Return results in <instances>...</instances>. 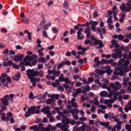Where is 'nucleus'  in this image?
Returning <instances> with one entry per match:
<instances>
[{
    "label": "nucleus",
    "instance_id": "f257e3e1",
    "mask_svg": "<svg viewBox=\"0 0 131 131\" xmlns=\"http://www.w3.org/2000/svg\"><path fill=\"white\" fill-rule=\"evenodd\" d=\"M62 122L63 123L61 127V129L62 131H68L69 128L68 124L70 123V119L67 118V117L63 115H62Z\"/></svg>",
    "mask_w": 131,
    "mask_h": 131
},
{
    "label": "nucleus",
    "instance_id": "f03ea898",
    "mask_svg": "<svg viewBox=\"0 0 131 131\" xmlns=\"http://www.w3.org/2000/svg\"><path fill=\"white\" fill-rule=\"evenodd\" d=\"M36 108L35 106H31L30 108H29L27 111L26 112L25 116L27 117L29 116L31 114H34L35 113V110Z\"/></svg>",
    "mask_w": 131,
    "mask_h": 131
},
{
    "label": "nucleus",
    "instance_id": "7ed1b4c3",
    "mask_svg": "<svg viewBox=\"0 0 131 131\" xmlns=\"http://www.w3.org/2000/svg\"><path fill=\"white\" fill-rule=\"evenodd\" d=\"M117 51L112 54V56L113 58L117 59L118 58H121L122 56V52L121 49H117Z\"/></svg>",
    "mask_w": 131,
    "mask_h": 131
},
{
    "label": "nucleus",
    "instance_id": "20e7f679",
    "mask_svg": "<svg viewBox=\"0 0 131 131\" xmlns=\"http://www.w3.org/2000/svg\"><path fill=\"white\" fill-rule=\"evenodd\" d=\"M126 5L124 3H122V5H121L119 8L124 13H125L128 12H129L131 10L130 6H126Z\"/></svg>",
    "mask_w": 131,
    "mask_h": 131
},
{
    "label": "nucleus",
    "instance_id": "39448f33",
    "mask_svg": "<svg viewBox=\"0 0 131 131\" xmlns=\"http://www.w3.org/2000/svg\"><path fill=\"white\" fill-rule=\"evenodd\" d=\"M91 38L92 40H94V42H96V43H99V45L96 47L95 48L96 49L100 48L103 47L104 45L103 44L102 41L100 40H97L96 39L94 36L93 35L91 36Z\"/></svg>",
    "mask_w": 131,
    "mask_h": 131
},
{
    "label": "nucleus",
    "instance_id": "423d86ee",
    "mask_svg": "<svg viewBox=\"0 0 131 131\" xmlns=\"http://www.w3.org/2000/svg\"><path fill=\"white\" fill-rule=\"evenodd\" d=\"M34 69H32L31 70L30 69H28L26 71V74L28 78L34 77H35L34 75Z\"/></svg>",
    "mask_w": 131,
    "mask_h": 131
},
{
    "label": "nucleus",
    "instance_id": "0eeeda50",
    "mask_svg": "<svg viewBox=\"0 0 131 131\" xmlns=\"http://www.w3.org/2000/svg\"><path fill=\"white\" fill-rule=\"evenodd\" d=\"M9 96L8 95H5L4 96L3 98L1 100V101L3 104L7 106L8 104V101L9 100Z\"/></svg>",
    "mask_w": 131,
    "mask_h": 131
},
{
    "label": "nucleus",
    "instance_id": "6e6552de",
    "mask_svg": "<svg viewBox=\"0 0 131 131\" xmlns=\"http://www.w3.org/2000/svg\"><path fill=\"white\" fill-rule=\"evenodd\" d=\"M98 122L100 123L101 125L104 126L105 128L107 127V130H111L112 129V128L111 127L108 126L110 124V123L109 122L105 123V122H101L99 121Z\"/></svg>",
    "mask_w": 131,
    "mask_h": 131
},
{
    "label": "nucleus",
    "instance_id": "1a4fd4ad",
    "mask_svg": "<svg viewBox=\"0 0 131 131\" xmlns=\"http://www.w3.org/2000/svg\"><path fill=\"white\" fill-rule=\"evenodd\" d=\"M24 56V55L23 54L19 55L18 56L17 55L15 56L14 60L15 61L17 62L18 61H21Z\"/></svg>",
    "mask_w": 131,
    "mask_h": 131
},
{
    "label": "nucleus",
    "instance_id": "9d476101",
    "mask_svg": "<svg viewBox=\"0 0 131 131\" xmlns=\"http://www.w3.org/2000/svg\"><path fill=\"white\" fill-rule=\"evenodd\" d=\"M50 107L49 106H47L42 108L40 110V111L43 112L45 114H46V113H47L48 112L50 111Z\"/></svg>",
    "mask_w": 131,
    "mask_h": 131
},
{
    "label": "nucleus",
    "instance_id": "9b49d317",
    "mask_svg": "<svg viewBox=\"0 0 131 131\" xmlns=\"http://www.w3.org/2000/svg\"><path fill=\"white\" fill-rule=\"evenodd\" d=\"M104 68L106 69V73L108 75H110L113 72V71L111 69V67L108 66L104 67Z\"/></svg>",
    "mask_w": 131,
    "mask_h": 131
},
{
    "label": "nucleus",
    "instance_id": "f8f14e48",
    "mask_svg": "<svg viewBox=\"0 0 131 131\" xmlns=\"http://www.w3.org/2000/svg\"><path fill=\"white\" fill-rule=\"evenodd\" d=\"M122 70L125 72L129 71V69L128 68V65L124 63L123 64L121 65Z\"/></svg>",
    "mask_w": 131,
    "mask_h": 131
},
{
    "label": "nucleus",
    "instance_id": "ddd939ff",
    "mask_svg": "<svg viewBox=\"0 0 131 131\" xmlns=\"http://www.w3.org/2000/svg\"><path fill=\"white\" fill-rule=\"evenodd\" d=\"M77 39L78 40H82L84 38V35L82 34L80 31H78L77 32Z\"/></svg>",
    "mask_w": 131,
    "mask_h": 131
},
{
    "label": "nucleus",
    "instance_id": "4468645a",
    "mask_svg": "<svg viewBox=\"0 0 131 131\" xmlns=\"http://www.w3.org/2000/svg\"><path fill=\"white\" fill-rule=\"evenodd\" d=\"M95 71L96 73H99V75H103L105 72V70H100L99 69H96Z\"/></svg>",
    "mask_w": 131,
    "mask_h": 131
},
{
    "label": "nucleus",
    "instance_id": "2eb2a0df",
    "mask_svg": "<svg viewBox=\"0 0 131 131\" xmlns=\"http://www.w3.org/2000/svg\"><path fill=\"white\" fill-rule=\"evenodd\" d=\"M33 60L32 57L31 56H26L24 58L23 60L24 61H28L29 62H31Z\"/></svg>",
    "mask_w": 131,
    "mask_h": 131
},
{
    "label": "nucleus",
    "instance_id": "dca6fc26",
    "mask_svg": "<svg viewBox=\"0 0 131 131\" xmlns=\"http://www.w3.org/2000/svg\"><path fill=\"white\" fill-rule=\"evenodd\" d=\"M29 129L33 130L34 131H39V128L37 125L30 126L29 127Z\"/></svg>",
    "mask_w": 131,
    "mask_h": 131
},
{
    "label": "nucleus",
    "instance_id": "f3484780",
    "mask_svg": "<svg viewBox=\"0 0 131 131\" xmlns=\"http://www.w3.org/2000/svg\"><path fill=\"white\" fill-rule=\"evenodd\" d=\"M87 94H85L83 95V96H81V99L82 102H84L85 100H87L89 99L90 98V97L88 96H86Z\"/></svg>",
    "mask_w": 131,
    "mask_h": 131
},
{
    "label": "nucleus",
    "instance_id": "a211bd4d",
    "mask_svg": "<svg viewBox=\"0 0 131 131\" xmlns=\"http://www.w3.org/2000/svg\"><path fill=\"white\" fill-rule=\"evenodd\" d=\"M63 7L66 9H69V4L68 1H65L63 3Z\"/></svg>",
    "mask_w": 131,
    "mask_h": 131
},
{
    "label": "nucleus",
    "instance_id": "6ab92c4d",
    "mask_svg": "<svg viewBox=\"0 0 131 131\" xmlns=\"http://www.w3.org/2000/svg\"><path fill=\"white\" fill-rule=\"evenodd\" d=\"M55 101L54 98L51 97V98L47 100L46 103L47 104H50L52 102H54Z\"/></svg>",
    "mask_w": 131,
    "mask_h": 131
},
{
    "label": "nucleus",
    "instance_id": "aec40b11",
    "mask_svg": "<svg viewBox=\"0 0 131 131\" xmlns=\"http://www.w3.org/2000/svg\"><path fill=\"white\" fill-rule=\"evenodd\" d=\"M24 33L25 34L27 33L28 35V38L29 40H30L31 38V35L32 33L31 32H29L28 30H26L24 31Z\"/></svg>",
    "mask_w": 131,
    "mask_h": 131
},
{
    "label": "nucleus",
    "instance_id": "412c9836",
    "mask_svg": "<svg viewBox=\"0 0 131 131\" xmlns=\"http://www.w3.org/2000/svg\"><path fill=\"white\" fill-rule=\"evenodd\" d=\"M118 72V75L120 76H123V77H125L126 75V73L124 74L123 71L122 70H120Z\"/></svg>",
    "mask_w": 131,
    "mask_h": 131
},
{
    "label": "nucleus",
    "instance_id": "4be33fe9",
    "mask_svg": "<svg viewBox=\"0 0 131 131\" xmlns=\"http://www.w3.org/2000/svg\"><path fill=\"white\" fill-rule=\"evenodd\" d=\"M51 25V23L50 22L48 23L46 25H45L43 29L45 30H46L49 28L48 27Z\"/></svg>",
    "mask_w": 131,
    "mask_h": 131
},
{
    "label": "nucleus",
    "instance_id": "5701e85b",
    "mask_svg": "<svg viewBox=\"0 0 131 131\" xmlns=\"http://www.w3.org/2000/svg\"><path fill=\"white\" fill-rule=\"evenodd\" d=\"M109 92V94L108 95V97L110 98H112L113 95L114 94V92H112L111 91V89H110V90L109 91H108Z\"/></svg>",
    "mask_w": 131,
    "mask_h": 131
},
{
    "label": "nucleus",
    "instance_id": "b1692460",
    "mask_svg": "<svg viewBox=\"0 0 131 131\" xmlns=\"http://www.w3.org/2000/svg\"><path fill=\"white\" fill-rule=\"evenodd\" d=\"M39 62L44 63L47 61V60L44 58L42 57L39 60Z\"/></svg>",
    "mask_w": 131,
    "mask_h": 131
},
{
    "label": "nucleus",
    "instance_id": "393cba45",
    "mask_svg": "<svg viewBox=\"0 0 131 131\" xmlns=\"http://www.w3.org/2000/svg\"><path fill=\"white\" fill-rule=\"evenodd\" d=\"M102 88L103 89L106 88L107 90L108 91H109L110 89H111L110 86H107V85L103 84L102 85Z\"/></svg>",
    "mask_w": 131,
    "mask_h": 131
},
{
    "label": "nucleus",
    "instance_id": "a878e982",
    "mask_svg": "<svg viewBox=\"0 0 131 131\" xmlns=\"http://www.w3.org/2000/svg\"><path fill=\"white\" fill-rule=\"evenodd\" d=\"M125 60L124 58H122L120 59V60L118 61V65L120 66L124 63Z\"/></svg>",
    "mask_w": 131,
    "mask_h": 131
},
{
    "label": "nucleus",
    "instance_id": "bb28decb",
    "mask_svg": "<svg viewBox=\"0 0 131 131\" xmlns=\"http://www.w3.org/2000/svg\"><path fill=\"white\" fill-rule=\"evenodd\" d=\"M49 127L50 128V130L51 131H54L56 129V127L55 126H53L50 124L49 125Z\"/></svg>",
    "mask_w": 131,
    "mask_h": 131
},
{
    "label": "nucleus",
    "instance_id": "cd10ccee",
    "mask_svg": "<svg viewBox=\"0 0 131 131\" xmlns=\"http://www.w3.org/2000/svg\"><path fill=\"white\" fill-rule=\"evenodd\" d=\"M60 95L59 94H56L54 95H51V97H53L56 100H58L59 99Z\"/></svg>",
    "mask_w": 131,
    "mask_h": 131
},
{
    "label": "nucleus",
    "instance_id": "c85d7f7f",
    "mask_svg": "<svg viewBox=\"0 0 131 131\" xmlns=\"http://www.w3.org/2000/svg\"><path fill=\"white\" fill-rule=\"evenodd\" d=\"M123 99L124 100H126L129 99V95H123Z\"/></svg>",
    "mask_w": 131,
    "mask_h": 131
},
{
    "label": "nucleus",
    "instance_id": "c756f323",
    "mask_svg": "<svg viewBox=\"0 0 131 131\" xmlns=\"http://www.w3.org/2000/svg\"><path fill=\"white\" fill-rule=\"evenodd\" d=\"M42 35L45 38H48V36L47 35V32L45 31H43L42 32Z\"/></svg>",
    "mask_w": 131,
    "mask_h": 131
},
{
    "label": "nucleus",
    "instance_id": "7c9ffc66",
    "mask_svg": "<svg viewBox=\"0 0 131 131\" xmlns=\"http://www.w3.org/2000/svg\"><path fill=\"white\" fill-rule=\"evenodd\" d=\"M39 76L40 77H42L44 75V73L43 70H40L39 71Z\"/></svg>",
    "mask_w": 131,
    "mask_h": 131
},
{
    "label": "nucleus",
    "instance_id": "2f4dec72",
    "mask_svg": "<svg viewBox=\"0 0 131 131\" xmlns=\"http://www.w3.org/2000/svg\"><path fill=\"white\" fill-rule=\"evenodd\" d=\"M46 21L45 20H43L40 23V26L41 27V28H42V27L45 24Z\"/></svg>",
    "mask_w": 131,
    "mask_h": 131
},
{
    "label": "nucleus",
    "instance_id": "473e14b6",
    "mask_svg": "<svg viewBox=\"0 0 131 131\" xmlns=\"http://www.w3.org/2000/svg\"><path fill=\"white\" fill-rule=\"evenodd\" d=\"M66 83H71V82L69 80L68 78H66L64 79V81Z\"/></svg>",
    "mask_w": 131,
    "mask_h": 131
},
{
    "label": "nucleus",
    "instance_id": "72a5a7b5",
    "mask_svg": "<svg viewBox=\"0 0 131 131\" xmlns=\"http://www.w3.org/2000/svg\"><path fill=\"white\" fill-rule=\"evenodd\" d=\"M118 38L119 39L123 41L124 39V36L122 35H119L118 36Z\"/></svg>",
    "mask_w": 131,
    "mask_h": 131
},
{
    "label": "nucleus",
    "instance_id": "f704fd0d",
    "mask_svg": "<svg viewBox=\"0 0 131 131\" xmlns=\"http://www.w3.org/2000/svg\"><path fill=\"white\" fill-rule=\"evenodd\" d=\"M12 65L13 67L16 69H19L20 68L19 66L17 65V64L15 63H13Z\"/></svg>",
    "mask_w": 131,
    "mask_h": 131
},
{
    "label": "nucleus",
    "instance_id": "c9c22d12",
    "mask_svg": "<svg viewBox=\"0 0 131 131\" xmlns=\"http://www.w3.org/2000/svg\"><path fill=\"white\" fill-rule=\"evenodd\" d=\"M89 43L90 45L91 46L94 45H96L98 44L99 45V43H96V42H91L90 43Z\"/></svg>",
    "mask_w": 131,
    "mask_h": 131
},
{
    "label": "nucleus",
    "instance_id": "e433bc0d",
    "mask_svg": "<svg viewBox=\"0 0 131 131\" xmlns=\"http://www.w3.org/2000/svg\"><path fill=\"white\" fill-rule=\"evenodd\" d=\"M32 61V62L31 63V64L32 66H34L37 63V60L36 59H34V60H33Z\"/></svg>",
    "mask_w": 131,
    "mask_h": 131
},
{
    "label": "nucleus",
    "instance_id": "4c0bfd02",
    "mask_svg": "<svg viewBox=\"0 0 131 131\" xmlns=\"http://www.w3.org/2000/svg\"><path fill=\"white\" fill-rule=\"evenodd\" d=\"M23 22L25 23H29L28 18L25 17L23 19Z\"/></svg>",
    "mask_w": 131,
    "mask_h": 131
},
{
    "label": "nucleus",
    "instance_id": "58836bf2",
    "mask_svg": "<svg viewBox=\"0 0 131 131\" xmlns=\"http://www.w3.org/2000/svg\"><path fill=\"white\" fill-rule=\"evenodd\" d=\"M20 75L19 74L16 75L14 77V79L18 81L19 80L20 78Z\"/></svg>",
    "mask_w": 131,
    "mask_h": 131
},
{
    "label": "nucleus",
    "instance_id": "ea45409f",
    "mask_svg": "<svg viewBox=\"0 0 131 131\" xmlns=\"http://www.w3.org/2000/svg\"><path fill=\"white\" fill-rule=\"evenodd\" d=\"M76 92L78 94H80L81 93V89L79 88L77 89L76 90Z\"/></svg>",
    "mask_w": 131,
    "mask_h": 131
},
{
    "label": "nucleus",
    "instance_id": "a19ab883",
    "mask_svg": "<svg viewBox=\"0 0 131 131\" xmlns=\"http://www.w3.org/2000/svg\"><path fill=\"white\" fill-rule=\"evenodd\" d=\"M42 122V120L40 118H38L35 121L36 123H40Z\"/></svg>",
    "mask_w": 131,
    "mask_h": 131
},
{
    "label": "nucleus",
    "instance_id": "79ce46f5",
    "mask_svg": "<svg viewBox=\"0 0 131 131\" xmlns=\"http://www.w3.org/2000/svg\"><path fill=\"white\" fill-rule=\"evenodd\" d=\"M24 62H25V66H29L30 67H32V66L31 64V63L27 61H24Z\"/></svg>",
    "mask_w": 131,
    "mask_h": 131
},
{
    "label": "nucleus",
    "instance_id": "37998d69",
    "mask_svg": "<svg viewBox=\"0 0 131 131\" xmlns=\"http://www.w3.org/2000/svg\"><path fill=\"white\" fill-rule=\"evenodd\" d=\"M103 82V84L107 85L108 83V81L106 80H102Z\"/></svg>",
    "mask_w": 131,
    "mask_h": 131
},
{
    "label": "nucleus",
    "instance_id": "c03bdc74",
    "mask_svg": "<svg viewBox=\"0 0 131 131\" xmlns=\"http://www.w3.org/2000/svg\"><path fill=\"white\" fill-rule=\"evenodd\" d=\"M38 68L39 69H41L43 68V65L41 63H39L37 66Z\"/></svg>",
    "mask_w": 131,
    "mask_h": 131
},
{
    "label": "nucleus",
    "instance_id": "a18cd8bd",
    "mask_svg": "<svg viewBox=\"0 0 131 131\" xmlns=\"http://www.w3.org/2000/svg\"><path fill=\"white\" fill-rule=\"evenodd\" d=\"M33 96V93L32 92H31L30 93L29 95V97H28V98L30 99H34V98H32V97Z\"/></svg>",
    "mask_w": 131,
    "mask_h": 131
},
{
    "label": "nucleus",
    "instance_id": "49530a36",
    "mask_svg": "<svg viewBox=\"0 0 131 131\" xmlns=\"http://www.w3.org/2000/svg\"><path fill=\"white\" fill-rule=\"evenodd\" d=\"M79 119L81 121H86L87 120L86 118L85 117H80Z\"/></svg>",
    "mask_w": 131,
    "mask_h": 131
},
{
    "label": "nucleus",
    "instance_id": "de8ad7c7",
    "mask_svg": "<svg viewBox=\"0 0 131 131\" xmlns=\"http://www.w3.org/2000/svg\"><path fill=\"white\" fill-rule=\"evenodd\" d=\"M121 48L122 50L124 51H127V47H124V46H121Z\"/></svg>",
    "mask_w": 131,
    "mask_h": 131
},
{
    "label": "nucleus",
    "instance_id": "09e8293b",
    "mask_svg": "<svg viewBox=\"0 0 131 131\" xmlns=\"http://www.w3.org/2000/svg\"><path fill=\"white\" fill-rule=\"evenodd\" d=\"M86 130L88 131H90L91 130V127L90 126H86Z\"/></svg>",
    "mask_w": 131,
    "mask_h": 131
},
{
    "label": "nucleus",
    "instance_id": "8fccbe9b",
    "mask_svg": "<svg viewBox=\"0 0 131 131\" xmlns=\"http://www.w3.org/2000/svg\"><path fill=\"white\" fill-rule=\"evenodd\" d=\"M70 112L71 113V114L73 115L75 113V109L74 108L71 109L69 112Z\"/></svg>",
    "mask_w": 131,
    "mask_h": 131
},
{
    "label": "nucleus",
    "instance_id": "3c124183",
    "mask_svg": "<svg viewBox=\"0 0 131 131\" xmlns=\"http://www.w3.org/2000/svg\"><path fill=\"white\" fill-rule=\"evenodd\" d=\"M114 127L115 128H116L118 129L117 131L119 130L121 128V127L119 125H116L114 126Z\"/></svg>",
    "mask_w": 131,
    "mask_h": 131
},
{
    "label": "nucleus",
    "instance_id": "603ef678",
    "mask_svg": "<svg viewBox=\"0 0 131 131\" xmlns=\"http://www.w3.org/2000/svg\"><path fill=\"white\" fill-rule=\"evenodd\" d=\"M70 123L72 125H74L75 124V121L73 119H72L70 120Z\"/></svg>",
    "mask_w": 131,
    "mask_h": 131
},
{
    "label": "nucleus",
    "instance_id": "864d4df0",
    "mask_svg": "<svg viewBox=\"0 0 131 131\" xmlns=\"http://www.w3.org/2000/svg\"><path fill=\"white\" fill-rule=\"evenodd\" d=\"M125 93V90L124 89H121L119 92L120 94H124Z\"/></svg>",
    "mask_w": 131,
    "mask_h": 131
},
{
    "label": "nucleus",
    "instance_id": "5fc2aeb1",
    "mask_svg": "<svg viewBox=\"0 0 131 131\" xmlns=\"http://www.w3.org/2000/svg\"><path fill=\"white\" fill-rule=\"evenodd\" d=\"M58 89L59 90L63 91L64 90V89L62 86H58Z\"/></svg>",
    "mask_w": 131,
    "mask_h": 131
},
{
    "label": "nucleus",
    "instance_id": "6e6d98bb",
    "mask_svg": "<svg viewBox=\"0 0 131 131\" xmlns=\"http://www.w3.org/2000/svg\"><path fill=\"white\" fill-rule=\"evenodd\" d=\"M108 26L109 29L111 30L114 27V26H113L110 24H108Z\"/></svg>",
    "mask_w": 131,
    "mask_h": 131
},
{
    "label": "nucleus",
    "instance_id": "4d7b16f0",
    "mask_svg": "<svg viewBox=\"0 0 131 131\" xmlns=\"http://www.w3.org/2000/svg\"><path fill=\"white\" fill-rule=\"evenodd\" d=\"M39 71H35L34 70V75H35V77L36 76H38L39 75Z\"/></svg>",
    "mask_w": 131,
    "mask_h": 131
},
{
    "label": "nucleus",
    "instance_id": "13d9d810",
    "mask_svg": "<svg viewBox=\"0 0 131 131\" xmlns=\"http://www.w3.org/2000/svg\"><path fill=\"white\" fill-rule=\"evenodd\" d=\"M86 33V37L89 39L90 38V36L91 35V33L90 31H89V32Z\"/></svg>",
    "mask_w": 131,
    "mask_h": 131
},
{
    "label": "nucleus",
    "instance_id": "bf43d9fd",
    "mask_svg": "<svg viewBox=\"0 0 131 131\" xmlns=\"http://www.w3.org/2000/svg\"><path fill=\"white\" fill-rule=\"evenodd\" d=\"M9 52L7 48L6 49H5L4 51H3L2 52L3 54L7 53Z\"/></svg>",
    "mask_w": 131,
    "mask_h": 131
},
{
    "label": "nucleus",
    "instance_id": "052dcab7",
    "mask_svg": "<svg viewBox=\"0 0 131 131\" xmlns=\"http://www.w3.org/2000/svg\"><path fill=\"white\" fill-rule=\"evenodd\" d=\"M7 76V74L6 73H3L1 75V77L2 78H5Z\"/></svg>",
    "mask_w": 131,
    "mask_h": 131
},
{
    "label": "nucleus",
    "instance_id": "680f3d73",
    "mask_svg": "<svg viewBox=\"0 0 131 131\" xmlns=\"http://www.w3.org/2000/svg\"><path fill=\"white\" fill-rule=\"evenodd\" d=\"M46 114H47V117L48 118H50L51 117V116L52 115V114L51 113L50 111L48 112L47 113H46Z\"/></svg>",
    "mask_w": 131,
    "mask_h": 131
},
{
    "label": "nucleus",
    "instance_id": "e2e57ef3",
    "mask_svg": "<svg viewBox=\"0 0 131 131\" xmlns=\"http://www.w3.org/2000/svg\"><path fill=\"white\" fill-rule=\"evenodd\" d=\"M63 114H66L67 113H70L66 109H65L63 110Z\"/></svg>",
    "mask_w": 131,
    "mask_h": 131
},
{
    "label": "nucleus",
    "instance_id": "0e129e2a",
    "mask_svg": "<svg viewBox=\"0 0 131 131\" xmlns=\"http://www.w3.org/2000/svg\"><path fill=\"white\" fill-rule=\"evenodd\" d=\"M111 42L112 44L114 45H115L116 43V41L115 40L113 39L111 41Z\"/></svg>",
    "mask_w": 131,
    "mask_h": 131
},
{
    "label": "nucleus",
    "instance_id": "69168bd1",
    "mask_svg": "<svg viewBox=\"0 0 131 131\" xmlns=\"http://www.w3.org/2000/svg\"><path fill=\"white\" fill-rule=\"evenodd\" d=\"M63 86L66 89L68 88L69 87V85L67 84H64Z\"/></svg>",
    "mask_w": 131,
    "mask_h": 131
},
{
    "label": "nucleus",
    "instance_id": "338daca9",
    "mask_svg": "<svg viewBox=\"0 0 131 131\" xmlns=\"http://www.w3.org/2000/svg\"><path fill=\"white\" fill-rule=\"evenodd\" d=\"M80 114L81 116H83L84 115L85 113L82 110H81L80 111Z\"/></svg>",
    "mask_w": 131,
    "mask_h": 131
},
{
    "label": "nucleus",
    "instance_id": "774afa93",
    "mask_svg": "<svg viewBox=\"0 0 131 131\" xmlns=\"http://www.w3.org/2000/svg\"><path fill=\"white\" fill-rule=\"evenodd\" d=\"M93 80L94 79L93 77H89L88 79V80L89 82H93Z\"/></svg>",
    "mask_w": 131,
    "mask_h": 131
}]
</instances>
